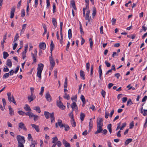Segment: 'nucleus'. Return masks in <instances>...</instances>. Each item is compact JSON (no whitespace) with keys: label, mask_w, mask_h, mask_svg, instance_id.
Returning a JSON list of instances; mask_svg holds the SVG:
<instances>
[{"label":"nucleus","mask_w":147,"mask_h":147,"mask_svg":"<svg viewBox=\"0 0 147 147\" xmlns=\"http://www.w3.org/2000/svg\"><path fill=\"white\" fill-rule=\"evenodd\" d=\"M46 44L44 42L40 43L39 44V47L40 49L45 50L46 48Z\"/></svg>","instance_id":"obj_15"},{"label":"nucleus","mask_w":147,"mask_h":147,"mask_svg":"<svg viewBox=\"0 0 147 147\" xmlns=\"http://www.w3.org/2000/svg\"><path fill=\"white\" fill-rule=\"evenodd\" d=\"M80 29L81 34H84V32L83 31L82 26L81 23H80Z\"/></svg>","instance_id":"obj_39"},{"label":"nucleus","mask_w":147,"mask_h":147,"mask_svg":"<svg viewBox=\"0 0 147 147\" xmlns=\"http://www.w3.org/2000/svg\"><path fill=\"white\" fill-rule=\"evenodd\" d=\"M36 98L35 96H28V99L29 101V102H30L31 101L33 100Z\"/></svg>","instance_id":"obj_17"},{"label":"nucleus","mask_w":147,"mask_h":147,"mask_svg":"<svg viewBox=\"0 0 147 147\" xmlns=\"http://www.w3.org/2000/svg\"><path fill=\"white\" fill-rule=\"evenodd\" d=\"M77 106L75 102H73L71 105V107L73 110L75 109V108Z\"/></svg>","instance_id":"obj_32"},{"label":"nucleus","mask_w":147,"mask_h":147,"mask_svg":"<svg viewBox=\"0 0 147 147\" xmlns=\"http://www.w3.org/2000/svg\"><path fill=\"white\" fill-rule=\"evenodd\" d=\"M44 90V87H42L41 88V90L40 92L39 93L40 95H42V94Z\"/></svg>","instance_id":"obj_54"},{"label":"nucleus","mask_w":147,"mask_h":147,"mask_svg":"<svg viewBox=\"0 0 147 147\" xmlns=\"http://www.w3.org/2000/svg\"><path fill=\"white\" fill-rule=\"evenodd\" d=\"M24 109L27 111L30 112L31 111V109L29 106L27 104L25 105V107H24Z\"/></svg>","instance_id":"obj_19"},{"label":"nucleus","mask_w":147,"mask_h":147,"mask_svg":"<svg viewBox=\"0 0 147 147\" xmlns=\"http://www.w3.org/2000/svg\"><path fill=\"white\" fill-rule=\"evenodd\" d=\"M63 22H61L60 23V34L61 35V40H63V35L62 34V27H63Z\"/></svg>","instance_id":"obj_8"},{"label":"nucleus","mask_w":147,"mask_h":147,"mask_svg":"<svg viewBox=\"0 0 147 147\" xmlns=\"http://www.w3.org/2000/svg\"><path fill=\"white\" fill-rule=\"evenodd\" d=\"M90 65L89 62L87 63L86 64V69L88 72L90 70Z\"/></svg>","instance_id":"obj_43"},{"label":"nucleus","mask_w":147,"mask_h":147,"mask_svg":"<svg viewBox=\"0 0 147 147\" xmlns=\"http://www.w3.org/2000/svg\"><path fill=\"white\" fill-rule=\"evenodd\" d=\"M31 55L34 62V63L36 62V58L37 55H34V54L32 53H31Z\"/></svg>","instance_id":"obj_24"},{"label":"nucleus","mask_w":147,"mask_h":147,"mask_svg":"<svg viewBox=\"0 0 147 147\" xmlns=\"http://www.w3.org/2000/svg\"><path fill=\"white\" fill-rule=\"evenodd\" d=\"M53 144L51 147H55L56 145H57L58 147H61L62 145L60 141H58L56 143Z\"/></svg>","instance_id":"obj_14"},{"label":"nucleus","mask_w":147,"mask_h":147,"mask_svg":"<svg viewBox=\"0 0 147 147\" xmlns=\"http://www.w3.org/2000/svg\"><path fill=\"white\" fill-rule=\"evenodd\" d=\"M101 94L102 95V96L104 98H105L106 95V92H105L103 90H102Z\"/></svg>","instance_id":"obj_47"},{"label":"nucleus","mask_w":147,"mask_h":147,"mask_svg":"<svg viewBox=\"0 0 147 147\" xmlns=\"http://www.w3.org/2000/svg\"><path fill=\"white\" fill-rule=\"evenodd\" d=\"M18 113L20 115H24L25 112L22 111H18Z\"/></svg>","instance_id":"obj_55"},{"label":"nucleus","mask_w":147,"mask_h":147,"mask_svg":"<svg viewBox=\"0 0 147 147\" xmlns=\"http://www.w3.org/2000/svg\"><path fill=\"white\" fill-rule=\"evenodd\" d=\"M103 120L102 118L98 119L97 121V127H102L103 125Z\"/></svg>","instance_id":"obj_5"},{"label":"nucleus","mask_w":147,"mask_h":147,"mask_svg":"<svg viewBox=\"0 0 147 147\" xmlns=\"http://www.w3.org/2000/svg\"><path fill=\"white\" fill-rule=\"evenodd\" d=\"M132 141V139L131 138H129L127 139L125 142V145H127L129 144Z\"/></svg>","instance_id":"obj_27"},{"label":"nucleus","mask_w":147,"mask_h":147,"mask_svg":"<svg viewBox=\"0 0 147 147\" xmlns=\"http://www.w3.org/2000/svg\"><path fill=\"white\" fill-rule=\"evenodd\" d=\"M31 125L33 128L35 129V130L37 132H39L40 129L38 125H36L34 124H32Z\"/></svg>","instance_id":"obj_12"},{"label":"nucleus","mask_w":147,"mask_h":147,"mask_svg":"<svg viewBox=\"0 0 147 147\" xmlns=\"http://www.w3.org/2000/svg\"><path fill=\"white\" fill-rule=\"evenodd\" d=\"M93 122H90L89 123V129H91L93 127Z\"/></svg>","instance_id":"obj_58"},{"label":"nucleus","mask_w":147,"mask_h":147,"mask_svg":"<svg viewBox=\"0 0 147 147\" xmlns=\"http://www.w3.org/2000/svg\"><path fill=\"white\" fill-rule=\"evenodd\" d=\"M129 126V129H131L133 128L134 126V123L133 122H132L130 123Z\"/></svg>","instance_id":"obj_57"},{"label":"nucleus","mask_w":147,"mask_h":147,"mask_svg":"<svg viewBox=\"0 0 147 147\" xmlns=\"http://www.w3.org/2000/svg\"><path fill=\"white\" fill-rule=\"evenodd\" d=\"M47 5V8L50 5V3L49 0H46Z\"/></svg>","instance_id":"obj_59"},{"label":"nucleus","mask_w":147,"mask_h":147,"mask_svg":"<svg viewBox=\"0 0 147 147\" xmlns=\"http://www.w3.org/2000/svg\"><path fill=\"white\" fill-rule=\"evenodd\" d=\"M58 123L61 128H63V127H64L65 124L64 125L62 123V121L61 120H59V121H58Z\"/></svg>","instance_id":"obj_25"},{"label":"nucleus","mask_w":147,"mask_h":147,"mask_svg":"<svg viewBox=\"0 0 147 147\" xmlns=\"http://www.w3.org/2000/svg\"><path fill=\"white\" fill-rule=\"evenodd\" d=\"M3 57L4 59H6L9 56V54L7 52H3Z\"/></svg>","instance_id":"obj_33"},{"label":"nucleus","mask_w":147,"mask_h":147,"mask_svg":"<svg viewBox=\"0 0 147 147\" xmlns=\"http://www.w3.org/2000/svg\"><path fill=\"white\" fill-rule=\"evenodd\" d=\"M55 9H56V6L55 4V3H53V13H54L55 12Z\"/></svg>","instance_id":"obj_50"},{"label":"nucleus","mask_w":147,"mask_h":147,"mask_svg":"<svg viewBox=\"0 0 147 147\" xmlns=\"http://www.w3.org/2000/svg\"><path fill=\"white\" fill-rule=\"evenodd\" d=\"M68 38L70 39L72 37V35L71 33V30L69 29L68 31Z\"/></svg>","instance_id":"obj_29"},{"label":"nucleus","mask_w":147,"mask_h":147,"mask_svg":"<svg viewBox=\"0 0 147 147\" xmlns=\"http://www.w3.org/2000/svg\"><path fill=\"white\" fill-rule=\"evenodd\" d=\"M6 65L9 67H11L12 66V63L10 59H8L7 60Z\"/></svg>","instance_id":"obj_26"},{"label":"nucleus","mask_w":147,"mask_h":147,"mask_svg":"<svg viewBox=\"0 0 147 147\" xmlns=\"http://www.w3.org/2000/svg\"><path fill=\"white\" fill-rule=\"evenodd\" d=\"M23 143H18V147H24Z\"/></svg>","instance_id":"obj_63"},{"label":"nucleus","mask_w":147,"mask_h":147,"mask_svg":"<svg viewBox=\"0 0 147 147\" xmlns=\"http://www.w3.org/2000/svg\"><path fill=\"white\" fill-rule=\"evenodd\" d=\"M69 116L71 119H74V116L73 114V112H71L69 115Z\"/></svg>","instance_id":"obj_51"},{"label":"nucleus","mask_w":147,"mask_h":147,"mask_svg":"<svg viewBox=\"0 0 147 147\" xmlns=\"http://www.w3.org/2000/svg\"><path fill=\"white\" fill-rule=\"evenodd\" d=\"M50 117L51 118V123L55 121V117L54 115V113L53 112H52L51 113L50 115Z\"/></svg>","instance_id":"obj_22"},{"label":"nucleus","mask_w":147,"mask_h":147,"mask_svg":"<svg viewBox=\"0 0 147 147\" xmlns=\"http://www.w3.org/2000/svg\"><path fill=\"white\" fill-rule=\"evenodd\" d=\"M64 98L67 100H69L70 98V97L69 94H67V93H65V95L64 96Z\"/></svg>","instance_id":"obj_41"},{"label":"nucleus","mask_w":147,"mask_h":147,"mask_svg":"<svg viewBox=\"0 0 147 147\" xmlns=\"http://www.w3.org/2000/svg\"><path fill=\"white\" fill-rule=\"evenodd\" d=\"M9 71V69L6 66H5L3 69V71L4 72H8Z\"/></svg>","instance_id":"obj_46"},{"label":"nucleus","mask_w":147,"mask_h":147,"mask_svg":"<svg viewBox=\"0 0 147 147\" xmlns=\"http://www.w3.org/2000/svg\"><path fill=\"white\" fill-rule=\"evenodd\" d=\"M147 99V96H145L143 98V99L142 100V102H144Z\"/></svg>","instance_id":"obj_62"},{"label":"nucleus","mask_w":147,"mask_h":147,"mask_svg":"<svg viewBox=\"0 0 147 147\" xmlns=\"http://www.w3.org/2000/svg\"><path fill=\"white\" fill-rule=\"evenodd\" d=\"M52 23L53 24V25L55 26H55L57 24V22L55 19L54 18H52Z\"/></svg>","instance_id":"obj_36"},{"label":"nucleus","mask_w":147,"mask_h":147,"mask_svg":"<svg viewBox=\"0 0 147 147\" xmlns=\"http://www.w3.org/2000/svg\"><path fill=\"white\" fill-rule=\"evenodd\" d=\"M101 67V65H100L98 67V73L99 74V78L100 79H101V76L102 74V70Z\"/></svg>","instance_id":"obj_16"},{"label":"nucleus","mask_w":147,"mask_h":147,"mask_svg":"<svg viewBox=\"0 0 147 147\" xmlns=\"http://www.w3.org/2000/svg\"><path fill=\"white\" fill-rule=\"evenodd\" d=\"M9 110V113L10 115H13L14 114L13 110V109H12L10 106L8 107Z\"/></svg>","instance_id":"obj_23"},{"label":"nucleus","mask_w":147,"mask_h":147,"mask_svg":"<svg viewBox=\"0 0 147 147\" xmlns=\"http://www.w3.org/2000/svg\"><path fill=\"white\" fill-rule=\"evenodd\" d=\"M111 21L112 24L114 25L115 24V23L116 22V20L114 19V18H113L112 19Z\"/></svg>","instance_id":"obj_60"},{"label":"nucleus","mask_w":147,"mask_h":147,"mask_svg":"<svg viewBox=\"0 0 147 147\" xmlns=\"http://www.w3.org/2000/svg\"><path fill=\"white\" fill-rule=\"evenodd\" d=\"M143 111H144V112L143 113V115L145 116L147 115V109H144Z\"/></svg>","instance_id":"obj_64"},{"label":"nucleus","mask_w":147,"mask_h":147,"mask_svg":"<svg viewBox=\"0 0 147 147\" xmlns=\"http://www.w3.org/2000/svg\"><path fill=\"white\" fill-rule=\"evenodd\" d=\"M15 7H12L11 10V15H10V18H13L14 16V13L15 12Z\"/></svg>","instance_id":"obj_13"},{"label":"nucleus","mask_w":147,"mask_h":147,"mask_svg":"<svg viewBox=\"0 0 147 147\" xmlns=\"http://www.w3.org/2000/svg\"><path fill=\"white\" fill-rule=\"evenodd\" d=\"M62 142L65 147H71L70 144L68 143L65 140L63 139Z\"/></svg>","instance_id":"obj_11"},{"label":"nucleus","mask_w":147,"mask_h":147,"mask_svg":"<svg viewBox=\"0 0 147 147\" xmlns=\"http://www.w3.org/2000/svg\"><path fill=\"white\" fill-rule=\"evenodd\" d=\"M105 63L107 67H109L111 66V64L108 62L107 61H105Z\"/></svg>","instance_id":"obj_53"},{"label":"nucleus","mask_w":147,"mask_h":147,"mask_svg":"<svg viewBox=\"0 0 147 147\" xmlns=\"http://www.w3.org/2000/svg\"><path fill=\"white\" fill-rule=\"evenodd\" d=\"M21 2H22V1L21 0H20L18 2V5H17V7L18 8H19L20 7V5H21Z\"/></svg>","instance_id":"obj_61"},{"label":"nucleus","mask_w":147,"mask_h":147,"mask_svg":"<svg viewBox=\"0 0 147 147\" xmlns=\"http://www.w3.org/2000/svg\"><path fill=\"white\" fill-rule=\"evenodd\" d=\"M43 67L44 65L42 63H40L38 65L37 76L40 80L41 79V73Z\"/></svg>","instance_id":"obj_1"},{"label":"nucleus","mask_w":147,"mask_h":147,"mask_svg":"<svg viewBox=\"0 0 147 147\" xmlns=\"http://www.w3.org/2000/svg\"><path fill=\"white\" fill-rule=\"evenodd\" d=\"M80 119L82 121H84V118L85 117V115L84 113H81L80 115Z\"/></svg>","instance_id":"obj_28"},{"label":"nucleus","mask_w":147,"mask_h":147,"mask_svg":"<svg viewBox=\"0 0 147 147\" xmlns=\"http://www.w3.org/2000/svg\"><path fill=\"white\" fill-rule=\"evenodd\" d=\"M8 96V98L9 102H13L14 104L16 105V102L14 99V97L13 95L11 96V93L10 92H8L7 93Z\"/></svg>","instance_id":"obj_2"},{"label":"nucleus","mask_w":147,"mask_h":147,"mask_svg":"<svg viewBox=\"0 0 147 147\" xmlns=\"http://www.w3.org/2000/svg\"><path fill=\"white\" fill-rule=\"evenodd\" d=\"M57 105L60 109L62 110L65 109V106L63 105L61 100L57 101Z\"/></svg>","instance_id":"obj_4"},{"label":"nucleus","mask_w":147,"mask_h":147,"mask_svg":"<svg viewBox=\"0 0 147 147\" xmlns=\"http://www.w3.org/2000/svg\"><path fill=\"white\" fill-rule=\"evenodd\" d=\"M17 139L18 143H25L24 138L23 136H21L20 135H18L17 136Z\"/></svg>","instance_id":"obj_3"},{"label":"nucleus","mask_w":147,"mask_h":147,"mask_svg":"<svg viewBox=\"0 0 147 147\" xmlns=\"http://www.w3.org/2000/svg\"><path fill=\"white\" fill-rule=\"evenodd\" d=\"M73 122V123H71L72 126L73 127H75L76 126V123L74 121V119H73L71 120V122Z\"/></svg>","instance_id":"obj_40"},{"label":"nucleus","mask_w":147,"mask_h":147,"mask_svg":"<svg viewBox=\"0 0 147 147\" xmlns=\"http://www.w3.org/2000/svg\"><path fill=\"white\" fill-rule=\"evenodd\" d=\"M38 118L39 117L38 116L35 115L34 117V121H36L38 120Z\"/></svg>","instance_id":"obj_49"},{"label":"nucleus","mask_w":147,"mask_h":147,"mask_svg":"<svg viewBox=\"0 0 147 147\" xmlns=\"http://www.w3.org/2000/svg\"><path fill=\"white\" fill-rule=\"evenodd\" d=\"M52 139H53V141H52V143H55L56 142V141L57 142V141H58V139L57 137L56 136L53 138Z\"/></svg>","instance_id":"obj_34"},{"label":"nucleus","mask_w":147,"mask_h":147,"mask_svg":"<svg viewBox=\"0 0 147 147\" xmlns=\"http://www.w3.org/2000/svg\"><path fill=\"white\" fill-rule=\"evenodd\" d=\"M9 73L5 74L3 76V79H5L9 77Z\"/></svg>","instance_id":"obj_35"},{"label":"nucleus","mask_w":147,"mask_h":147,"mask_svg":"<svg viewBox=\"0 0 147 147\" xmlns=\"http://www.w3.org/2000/svg\"><path fill=\"white\" fill-rule=\"evenodd\" d=\"M96 9L95 7H94L93 9V13H92V15L93 17L96 14Z\"/></svg>","instance_id":"obj_37"},{"label":"nucleus","mask_w":147,"mask_h":147,"mask_svg":"<svg viewBox=\"0 0 147 147\" xmlns=\"http://www.w3.org/2000/svg\"><path fill=\"white\" fill-rule=\"evenodd\" d=\"M64 127H65V130L66 131L69 130L70 128L69 125H65Z\"/></svg>","instance_id":"obj_42"},{"label":"nucleus","mask_w":147,"mask_h":147,"mask_svg":"<svg viewBox=\"0 0 147 147\" xmlns=\"http://www.w3.org/2000/svg\"><path fill=\"white\" fill-rule=\"evenodd\" d=\"M33 109L39 113H40L41 112L40 108L39 107H34Z\"/></svg>","instance_id":"obj_30"},{"label":"nucleus","mask_w":147,"mask_h":147,"mask_svg":"<svg viewBox=\"0 0 147 147\" xmlns=\"http://www.w3.org/2000/svg\"><path fill=\"white\" fill-rule=\"evenodd\" d=\"M90 10H88L86 12V16L85 19L86 20H88V22H90L91 19V17H89V14L90 13Z\"/></svg>","instance_id":"obj_9"},{"label":"nucleus","mask_w":147,"mask_h":147,"mask_svg":"<svg viewBox=\"0 0 147 147\" xmlns=\"http://www.w3.org/2000/svg\"><path fill=\"white\" fill-rule=\"evenodd\" d=\"M55 47V45L53 43V41L52 40H51V43L50 44V50H51V53H52V51L53 50Z\"/></svg>","instance_id":"obj_20"},{"label":"nucleus","mask_w":147,"mask_h":147,"mask_svg":"<svg viewBox=\"0 0 147 147\" xmlns=\"http://www.w3.org/2000/svg\"><path fill=\"white\" fill-rule=\"evenodd\" d=\"M50 67V69L52 70L55 65V62L54 59H51L49 60Z\"/></svg>","instance_id":"obj_6"},{"label":"nucleus","mask_w":147,"mask_h":147,"mask_svg":"<svg viewBox=\"0 0 147 147\" xmlns=\"http://www.w3.org/2000/svg\"><path fill=\"white\" fill-rule=\"evenodd\" d=\"M51 113H49L47 111H45L44 112V115L47 119H48L49 116L50 117Z\"/></svg>","instance_id":"obj_21"},{"label":"nucleus","mask_w":147,"mask_h":147,"mask_svg":"<svg viewBox=\"0 0 147 147\" xmlns=\"http://www.w3.org/2000/svg\"><path fill=\"white\" fill-rule=\"evenodd\" d=\"M25 16V12L24 9H22L21 11V16L24 17Z\"/></svg>","instance_id":"obj_48"},{"label":"nucleus","mask_w":147,"mask_h":147,"mask_svg":"<svg viewBox=\"0 0 147 147\" xmlns=\"http://www.w3.org/2000/svg\"><path fill=\"white\" fill-rule=\"evenodd\" d=\"M80 76L81 77H82L83 80L85 79V74L84 72L82 70L80 71Z\"/></svg>","instance_id":"obj_31"},{"label":"nucleus","mask_w":147,"mask_h":147,"mask_svg":"<svg viewBox=\"0 0 147 147\" xmlns=\"http://www.w3.org/2000/svg\"><path fill=\"white\" fill-rule=\"evenodd\" d=\"M89 41L90 43V47L91 49L92 48V46L93 45V42L92 41V38H90L89 39Z\"/></svg>","instance_id":"obj_38"},{"label":"nucleus","mask_w":147,"mask_h":147,"mask_svg":"<svg viewBox=\"0 0 147 147\" xmlns=\"http://www.w3.org/2000/svg\"><path fill=\"white\" fill-rule=\"evenodd\" d=\"M71 5L72 6V7L75 5L74 0H71Z\"/></svg>","instance_id":"obj_56"},{"label":"nucleus","mask_w":147,"mask_h":147,"mask_svg":"<svg viewBox=\"0 0 147 147\" xmlns=\"http://www.w3.org/2000/svg\"><path fill=\"white\" fill-rule=\"evenodd\" d=\"M126 123H124L122 124V126L120 127V130H122L123 129V128L126 126Z\"/></svg>","instance_id":"obj_45"},{"label":"nucleus","mask_w":147,"mask_h":147,"mask_svg":"<svg viewBox=\"0 0 147 147\" xmlns=\"http://www.w3.org/2000/svg\"><path fill=\"white\" fill-rule=\"evenodd\" d=\"M118 55V54L116 52H114L112 55V57H114L115 56H117Z\"/></svg>","instance_id":"obj_52"},{"label":"nucleus","mask_w":147,"mask_h":147,"mask_svg":"<svg viewBox=\"0 0 147 147\" xmlns=\"http://www.w3.org/2000/svg\"><path fill=\"white\" fill-rule=\"evenodd\" d=\"M97 127V130L96 132H95V134H96L101 133L103 130L102 127Z\"/></svg>","instance_id":"obj_18"},{"label":"nucleus","mask_w":147,"mask_h":147,"mask_svg":"<svg viewBox=\"0 0 147 147\" xmlns=\"http://www.w3.org/2000/svg\"><path fill=\"white\" fill-rule=\"evenodd\" d=\"M45 98L47 101L50 102L51 100V98L49 92H47L46 94Z\"/></svg>","instance_id":"obj_10"},{"label":"nucleus","mask_w":147,"mask_h":147,"mask_svg":"<svg viewBox=\"0 0 147 147\" xmlns=\"http://www.w3.org/2000/svg\"><path fill=\"white\" fill-rule=\"evenodd\" d=\"M19 128L23 129L24 130L27 131V129L26 128L24 124L22 122H20L18 124Z\"/></svg>","instance_id":"obj_7"},{"label":"nucleus","mask_w":147,"mask_h":147,"mask_svg":"<svg viewBox=\"0 0 147 147\" xmlns=\"http://www.w3.org/2000/svg\"><path fill=\"white\" fill-rule=\"evenodd\" d=\"M132 104H133V103L131 101V100L130 99H129L128 100L127 102V106H128L129 105H132Z\"/></svg>","instance_id":"obj_44"}]
</instances>
